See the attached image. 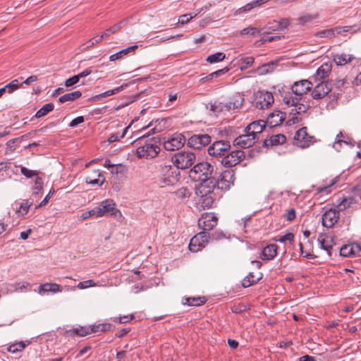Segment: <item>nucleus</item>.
<instances>
[{
	"label": "nucleus",
	"mask_w": 361,
	"mask_h": 361,
	"mask_svg": "<svg viewBox=\"0 0 361 361\" xmlns=\"http://www.w3.org/2000/svg\"><path fill=\"white\" fill-rule=\"evenodd\" d=\"M214 166L203 161L197 164L189 171V177L199 185H216V179L212 176Z\"/></svg>",
	"instance_id": "f257e3e1"
},
{
	"label": "nucleus",
	"mask_w": 361,
	"mask_h": 361,
	"mask_svg": "<svg viewBox=\"0 0 361 361\" xmlns=\"http://www.w3.org/2000/svg\"><path fill=\"white\" fill-rule=\"evenodd\" d=\"M216 185H198L196 187V194L200 197L199 204L202 208L210 209L213 207L216 198L214 190Z\"/></svg>",
	"instance_id": "f03ea898"
},
{
	"label": "nucleus",
	"mask_w": 361,
	"mask_h": 361,
	"mask_svg": "<svg viewBox=\"0 0 361 361\" xmlns=\"http://www.w3.org/2000/svg\"><path fill=\"white\" fill-rule=\"evenodd\" d=\"M180 172L174 166L164 164L159 169L158 180L160 187L175 185L178 181Z\"/></svg>",
	"instance_id": "7ed1b4c3"
},
{
	"label": "nucleus",
	"mask_w": 361,
	"mask_h": 361,
	"mask_svg": "<svg viewBox=\"0 0 361 361\" xmlns=\"http://www.w3.org/2000/svg\"><path fill=\"white\" fill-rule=\"evenodd\" d=\"M196 156L191 152H180L173 155L172 161L174 166L178 169H184L191 166L195 161Z\"/></svg>",
	"instance_id": "20e7f679"
},
{
	"label": "nucleus",
	"mask_w": 361,
	"mask_h": 361,
	"mask_svg": "<svg viewBox=\"0 0 361 361\" xmlns=\"http://www.w3.org/2000/svg\"><path fill=\"white\" fill-rule=\"evenodd\" d=\"M160 152V147L152 140L147 142L142 146L137 147L136 155L139 158L152 159Z\"/></svg>",
	"instance_id": "39448f33"
},
{
	"label": "nucleus",
	"mask_w": 361,
	"mask_h": 361,
	"mask_svg": "<svg viewBox=\"0 0 361 361\" xmlns=\"http://www.w3.org/2000/svg\"><path fill=\"white\" fill-rule=\"evenodd\" d=\"M185 137L181 133H173L166 138L163 145L167 151H175L180 149L185 143Z\"/></svg>",
	"instance_id": "423d86ee"
},
{
	"label": "nucleus",
	"mask_w": 361,
	"mask_h": 361,
	"mask_svg": "<svg viewBox=\"0 0 361 361\" xmlns=\"http://www.w3.org/2000/svg\"><path fill=\"white\" fill-rule=\"evenodd\" d=\"M315 142L314 136L307 133V128L302 127L298 130L294 136V143L299 147L306 148Z\"/></svg>",
	"instance_id": "0eeeda50"
},
{
	"label": "nucleus",
	"mask_w": 361,
	"mask_h": 361,
	"mask_svg": "<svg viewBox=\"0 0 361 361\" xmlns=\"http://www.w3.org/2000/svg\"><path fill=\"white\" fill-rule=\"evenodd\" d=\"M231 145L228 141L219 140L214 142L208 148V153L213 157H224L230 152Z\"/></svg>",
	"instance_id": "6e6552de"
},
{
	"label": "nucleus",
	"mask_w": 361,
	"mask_h": 361,
	"mask_svg": "<svg viewBox=\"0 0 361 361\" xmlns=\"http://www.w3.org/2000/svg\"><path fill=\"white\" fill-rule=\"evenodd\" d=\"M235 180L234 171L231 169L225 170L221 173L220 178L216 180V188L228 190L233 185Z\"/></svg>",
	"instance_id": "1a4fd4ad"
},
{
	"label": "nucleus",
	"mask_w": 361,
	"mask_h": 361,
	"mask_svg": "<svg viewBox=\"0 0 361 361\" xmlns=\"http://www.w3.org/2000/svg\"><path fill=\"white\" fill-rule=\"evenodd\" d=\"M209 238L210 235L207 232H200L191 238L189 244L190 250L193 252L201 250L208 242Z\"/></svg>",
	"instance_id": "9d476101"
},
{
	"label": "nucleus",
	"mask_w": 361,
	"mask_h": 361,
	"mask_svg": "<svg viewBox=\"0 0 361 361\" xmlns=\"http://www.w3.org/2000/svg\"><path fill=\"white\" fill-rule=\"evenodd\" d=\"M245 158V152L242 150H235L227 153L221 160V164L228 168H231Z\"/></svg>",
	"instance_id": "9b49d317"
},
{
	"label": "nucleus",
	"mask_w": 361,
	"mask_h": 361,
	"mask_svg": "<svg viewBox=\"0 0 361 361\" xmlns=\"http://www.w3.org/2000/svg\"><path fill=\"white\" fill-rule=\"evenodd\" d=\"M97 217L114 214L116 211L115 202L110 199L102 201L98 206L95 207Z\"/></svg>",
	"instance_id": "f8f14e48"
},
{
	"label": "nucleus",
	"mask_w": 361,
	"mask_h": 361,
	"mask_svg": "<svg viewBox=\"0 0 361 361\" xmlns=\"http://www.w3.org/2000/svg\"><path fill=\"white\" fill-rule=\"evenodd\" d=\"M274 102L273 94L267 91H259L256 95V107L268 109Z\"/></svg>",
	"instance_id": "ddd939ff"
},
{
	"label": "nucleus",
	"mask_w": 361,
	"mask_h": 361,
	"mask_svg": "<svg viewBox=\"0 0 361 361\" xmlns=\"http://www.w3.org/2000/svg\"><path fill=\"white\" fill-rule=\"evenodd\" d=\"M211 141V136L208 134H197L193 135L188 139V145L194 149H200L209 145Z\"/></svg>",
	"instance_id": "4468645a"
},
{
	"label": "nucleus",
	"mask_w": 361,
	"mask_h": 361,
	"mask_svg": "<svg viewBox=\"0 0 361 361\" xmlns=\"http://www.w3.org/2000/svg\"><path fill=\"white\" fill-rule=\"evenodd\" d=\"M218 219L213 213H206L198 220V225L203 231L213 229L217 224Z\"/></svg>",
	"instance_id": "2eb2a0df"
},
{
	"label": "nucleus",
	"mask_w": 361,
	"mask_h": 361,
	"mask_svg": "<svg viewBox=\"0 0 361 361\" xmlns=\"http://www.w3.org/2000/svg\"><path fill=\"white\" fill-rule=\"evenodd\" d=\"M332 90V85L328 81H321L314 87L312 96L314 99H321Z\"/></svg>",
	"instance_id": "dca6fc26"
},
{
	"label": "nucleus",
	"mask_w": 361,
	"mask_h": 361,
	"mask_svg": "<svg viewBox=\"0 0 361 361\" xmlns=\"http://www.w3.org/2000/svg\"><path fill=\"white\" fill-rule=\"evenodd\" d=\"M259 140L250 133H245L237 137L233 141V145L240 148H248L252 147Z\"/></svg>",
	"instance_id": "f3484780"
},
{
	"label": "nucleus",
	"mask_w": 361,
	"mask_h": 361,
	"mask_svg": "<svg viewBox=\"0 0 361 361\" xmlns=\"http://www.w3.org/2000/svg\"><path fill=\"white\" fill-rule=\"evenodd\" d=\"M339 219V212L336 209H330L322 215V225L331 228Z\"/></svg>",
	"instance_id": "a211bd4d"
},
{
	"label": "nucleus",
	"mask_w": 361,
	"mask_h": 361,
	"mask_svg": "<svg viewBox=\"0 0 361 361\" xmlns=\"http://www.w3.org/2000/svg\"><path fill=\"white\" fill-rule=\"evenodd\" d=\"M312 87V84L308 80H301L295 82L292 85L291 90L294 91L295 94L302 97V95L309 92Z\"/></svg>",
	"instance_id": "6ab92c4d"
},
{
	"label": "nucleus",
	"mask_w": 361,
	"mask_h": 361,
	"mask_svg": "<svg viewBox=\"0 0 361 361\" xmlns=\"http://www.w3.org/2000/svg\"><path fill=\"white\" fill-rule=\"evenodd\" d=\"M320 247L325 250L329 256L331 255V250L335 245L334 239L331 235L324 233H321L317 239Z\"/></svg>",
	"instance_id": "aec40b11"
},
{
	"label": "nucleus",
	"mask_w": 361,
	"mask_h": 361,
	"mask_svg": "<svg viewBox=\"0 0 361 361\" xmlns=\"http://www.w3.org/2000/svg\"><path fill=\"white\" fill-rule=\"evenodd\" d=\"M266 122L263 120H258L251 123L245 129V133H250L255 137H259L258 135L265 128Z\"/></svg>",
	"instance_id": "412c9836"
},
{
	"label": "nucleus",
	"mask_w": 361,
	"mask_h": 361,
	"mask_svg": "<svg viewBox=\"0 0 361 361\" xmlns=\"http://www.w3.org/2000/svg\"><path fill=\"white\" fill-rule=\"evenodd\" d=\"M285 118V113L281 111H276L269 114L266 123L271 128L276 127L281 125Z\"/></svg>",
	"instance_id": "4be33fe9"
},
{
	"label": "nucleus",
	"mask_w": 361,
	"mask_h": 361,
	"mask_svg": "<svg viewBox=\"0 0 361 361\" xmlns=\"http://www.w3.org/2000/svg\"><path fill=\"white\" fill-rule=\"evenodd\" d=\"M331 65L327 63H323L319 68H318L315 74L314 75L315 81H324V80L329 76V74L331 73Z\"/></svg>",
	"instance_id": "5701e85b"
},
{
	"label": "nucleus",
	"mask_w": 361,
	"mask_h": 361,
	"mask_svg": "<svg viewBox=\"0 0 361 361\" xmlns=\"http://www.w3.org/2000/svg\"><path fill=\"white\" fill-rule=\"evenodd\" d=\"M360 251H361V248L358 244L344 245L340 248V255L349 257L355 255Z\"/></svg>",
	"instance_id": "b1692460"
},
{
	"label": "nucleus",
	"mask_w": 361,
	"mask_h": 361,
	"mask_svg": "<svg viewBox=\"0 0 361 361\" xmlns=\"http://www.w3.org/2000/svg\"><path fill=\"white\" fill-rule=\"evenodd\" d=\"M243 95L240 93L235 94L228 102L224 104L227 110L236 109L242 106L244 102Z\"/></svg>",
	"instance_id": "393cba45"
},
{
	"label": "nucleus",
	"mask_w": 361,
	"mask_h": 361,
	"mask_svg": "<svg viewBox=\"0 0 361 361\" xmlns=\"http://www.w3.org/2000/svg\"><path fill=\"white\" fill-rule=\"evenodd\" d=\"M302 97L296 94L291 90V92H286L283 101L288 106H297L301 101Z\"/></svg>",
	"instance_id": "a878e982"
},
{
	"label": "nucleus",
	"mask_w": 361,
	"mask_h": 361,
	"mask_svg": "<svg viewBox=\"0 0 361 361\" xmlns=\"http://www.w3.org/2000/svg\"><path fill=\"white\" fill-rule=\"evenodd\" d=\"M278 246L275 244H270L266 246L261 253V259L262 260L273 259L277 255Z\"/></svg>",
	"instance_id": "bb28decb"
},
{
	"label": "nucleus",
	"mask_w": 361,
	"mask_h": 361,
	"mask_svg": "<svg viewBox=\"0 0 361 361\" xmlns=\"http://www.w3.org/2000/svg\"><path fill=\"white\" fill-rule=\"evenodd\" d=\"M355 59L353 54L341 53L334 54L333 61L337 66H344L351 62Z\"/></svg>",
	"instance_id": "cd10ccee"
},
{
	"label": "nucleus",
	"mask_w": 361,
	"mask_h": 361,
	"mask_svg": "<svg viewBox=\"0 0 361 361\" xmlns=\"http://www.w3.org/2000/svg\"><path fill=\"white\" fill-rule=\"evenodd\" d=\"M63 290L62 287L57 283H47L42 284L39 286V293L43 294L44 293H59Z\"/></svg>",
	"instance_id": "c85d7f7f"
},
{
	"label": "nucleus",
	"mask_w": 361,
	"mask_h": 361,
	"mask_svg": "<svg viewBox=\"0 0 361 361\" xmlns=\"http://www.w3.org/2000/svg\"><path fill=\"white\" fill-rule=\"evenodd\" d=\"M338 181V177L334 178L329 180V183H326V184L321 185H316L314 186L316 191L318 193H325L329 194L331 192L332 187L337 183Z\"/></svg>",
	"instance_id": "c756f323"
},
{
	"label": "nucleus",
	"mask_w": 361,
	"mask_h": 361,
	"mask_svg": "<svg viewBox=\"0 0 361 361\" xmlns=\"http://www.w3.org/2000/svg\"><path fill=\"white\" fill-rule=\"evenodd\" d=\"M137 49V45H133V46L128 47L126 49H123L121 51H118L117 53L111 55L109 57V59L111 61H116L117 59L122 58L123 56H126L128 54L135 51Z\"/></svg>",
	"instance_id": "7c9ffc66"
},
{
	"label": "nucleus",
	"mask_w": 361,
	"mask_h": 361,
	"mask_svg": "<svg viewBox=\"0 0 361 361\" xmlns=\"http://www.w3.org/2000/svg\"><path fill=\"white\" fill-rule=\"evenodd\" d=\"M204 297H190L183 299V303L189 306H200L206 302Z\"/></svg>",
	"instance_id": "2f4dec72"
},
{
	"label": "nucleus",
	"mask_w": 361,
	"mask_h": 361,
	"mask_svg": "<svg viewBox=\"0 0 361 361\" xmlns=\"http://www.w3.org/2000/svg\"><path fill=\"white\" fill-rule=\"evenodd\" d=\"M82 95V92L80 91H75L72 92H69L61 96L59 99L60 103H64L66 102H73L80 98Z\"/></svg>",
	"instance_id": "473e14b6"
},
{
	"label": "nucleus",
	"mask_w": 361,
	"mask_h": 361,
	"mask_svg": "<svg viewBox=\"0 0 361 361\" xmlns=\"http://www.w3.org/2000/svg\"><path fill=\"white\" fill-rule=\"evenodd\" d=\"M262 277V274L259 273V276H255L253 273H250L242 282V285L245 288L250 287L256 283Z\"/></svg>",
	"instance_id": "72a5a7b5"
},
{
	"label": "nucleus",
	"mask_w": 361,
	"mask_h": 361,
	"mask_svg": "<svg viewBox=\"0 0 361 361\" xmlns=\"http://www.w3.org/2000/svg\"><path fill=\"white\" fill-rule=\"evenodd\" d=\"M54 109V105L53 103H47L36 112L35 117L38 118H42L52 111Z\"/></svg>",
	"instance_id": "f704fd0d"
},
{
	"label": "nucleus",
	"mask_w": 361,
	"mask_h": 361,
	"mask_svg": "<svg viewBox=\"0 0 361 361\" xmlns=\"http://www.w3.org/2000/svg\"><path fill=\"white\" fill-rule=\"evenodd\" d=\"M264 3L265 0H254L253 1L248 3L244 6L240 8L236 12L240 13L241 12L249 11L252 8L257 7Z\"/></svg>",
	"instance_id": "c9c22d12"
},
{
	"label": "nucleus",
	"mask_w": 361,
	"mask_h": 361,
	"mask_svg": "<svg viewBox=\"0 0 361 361\" xmlns=\"http://www.w3.org/2000/svg\"><path fill=\"white\" fill-rule=\"evenodd\" d=\"M356 202L355 198L354 197H348L344 198L339 204L338 209L340 210L345 209L348 207H350L353 204Z\"/></svg>",
	"instance_id": "e433bc0d"
},
{
	"label": "nucleus",
	"mask_w": 361,
	"mask_h": 361,
	"mask_svg": "<svg viewBox=\"0 0 361 361\" xmlns=\"http://www.w3.org/2000/svg\"><path fill=\"white\" fill-rule=\"evenodd\" d=\"M343 135L341 132H340L337 135L335 142L333 143V147L336 151H340L341 149L342 144L351 145L350 142L345 140L343 139Z\"/></svg>",
	"instance_id": "4c0bfd02"
},
{
	"label": "nucleus",
	"mask_w": 361,
	"mask_h": 361,
	"mask_svg": "<svg viewBox=\"0 0 361 361\" xmlns=\"http://www.w3.org/2000/svg\"><path fill=\"white\" fill-rule=\"evenodd\" d=\"M226 57L225 54L222 52H217L214 54L209 55L207 58V61L210 63H214L223 61Z\"/></svg>",
	"instance_id": "58836bf2"
},
{
	"label": "nucleus",
	"mask_w": 361,
	"mask_h": 361,
	"mask_svg": "<svg viewBox=\"0 0 361 361\" xmlns=\"http://www.w3.org/2000/svg\"><path fill=\"white\" fill-rule=\"evenodd\" d=\"M74 331L77 335H78L80 336H85L88 334L94 333L92 325L88 326H80L79 328H76L74 330Z\"/></svg>",
	"instance_id": "ea45409f"
},
{
	"label": "nucleus",
	"mask_w": 361,
	"mask_h": 361,
	"mask_svg": "<svg viewBox=\"0 0 361 361\" xmlns=\"http://www.w3.org/2000/svg\"><path fill=\"white\" fill-rule=\"evenodd\" d=\"M129 128H130V126L125 128L121 134H119V133L111 134L109 136V137L108 138V142L109 143H112V142H114L116 141H118V140L123 138L125 137V135H126L127 131L128 130Z\"/></svg>",
	"instance_id": "a19ab883"
},
{
	"label": "nucleus",
	"mask_w": 361,
	"mask_h": 361,
	"mask_svg": "<svg viewBox=\"0 0 361 361\" xmlns=\"http://www.w3.org/2000/svg\"><path fill=\"white\" fill-rule=\"evenodd\" d=\"M286 141V137L283 134H277L271 136L270 142L272 145H282Z\"/></svg>",
	"instance_id": "79ce46f5"
},
{
	"label": "nucleus",
	"mask_w": 361,
	"mask_h": 361,
	"mask_svg": "<svg viewBox=\"0 0 361 361\" xmlns=\"http://www.w3.org/2000/svg\"><path fill=\"white\" fill-rule=\"evenodd\" d=\"M275 240L280 243L288 241L292 244L294 241V234L293 233H287L283 235H278L275 238Z\"/></svg>",
	"instance_id": "37998d69"
},
{
	"label": "nucleus",
	"mask_w": 361,
	"mask_h": 361,
	"mask_svg": "<svg viewBox=\"0 0 361 361\" xmlns=\"http://www.w3.org/2000/svg\"><path fill=\"white\" fill-rule=\"evenodd\" d=\"M175 194L178 198L182 200L189 198V197L190 196V192L189 190L185 187H182L178 189L175 192Z\"/></svg>",
	"instance_id": "c03bdc74"
},
{
	"label": "nucleus",
	"mask_w": 361,
	"mask_h": 361,
	"mask_svg": "<svg viewBox=\"0 0 361 361\" xmlns=\"http://www.w3.org/2000/svg\"><path fill=\"white\" fill-rule=\"evenodd\" d=\"M20 85H22L21 82H20L18 79H15L6 85H5V87L8 93H12L15 90H18L20 87Z\"/></svg>",
	"instance_id": "a18cd8bd"
},
{
	"label": "nucleus",
	"mask_w": 361,
	"mask_h": 361,
	"mask_svg": "<svg viewBox=\"0 0 361 361\" xmlns=\"http://www.w3.org/2000/svg\"><path fill=\"white\" fill-rule=\"evenodd\" d=\"M25 344L21 341L16 343H14L13 345H11L8 348V350L12 353H16L17 352H20L25 348Z\"/></svg>",
	"instance_id": "49530a36"
},
{
	"label": "nucleus",
	"mask_w": 361,
	"mask_h": 361,
	"mask_svg": "<svg viewBox=\"0 0 361 361\" xmlns=\"http://www.w3.org/2000/svg\"><path fill=\"white\" fill-rule=\"evenodd\" d=\"M255 59L253 57L247 56L241 59L240 69L245 70L250 67L254 63Z\"/></svg>",
	"instance_id": "de8ad7c7"
},
{
	"label": "nucleus",
	"mask_w": 361,
	"mask_h": 361,
	"mask_svg": "<svg viewBox=\"0 0 361 361\" xmlns=\"http://www.w3.org/2000/svg\"><path fill=\"white\" fill-rule=\"evenodd\" d=\"M259 32L260 30L255 27H245L240 31L242 35H249L251 36H256L259 34Z\"/></svg>",
	"instance_id": "09e8293b"
},
{
	"label": "nucleus",
	"mask_w": 361,
	"mask_h": 361,
	"mask_svg": "<svg viewBox=\"0 0 361 361\" xmlns=\"http://www.w3.org/2000/svg\"><path fill=\"white\" fill-rule=\"evenodd\" d=\"M123 22H120L117 24H115L114 25L111 26V27L106 29L103 34L106 37H108L110 35L115 33L116 32L118 31L123 26Z\"/></svg>",
	"instance_id": "8fccbe9b"
},
{
	"label": "nucleus",
	"mask_w": 361,
	"mask_h": 361,
	"mask_svg": "<svg viewBox=\"0 0 361 361\" xmlns=\"http://www.w3.org/2000/svg\"><path fill=\"white\" fill-rule=\"evenodd\" d=\"M316 37H321V38H329L331 39L334 37V30L332 28L324 30L319 32H317L315 34Z\"/></svg>",
	"instance_id": "3c124183"
},
{
	"label": "nucleus",
	"mask_w": 361,
	"mask_h": 361,
	"mask_svg": "<svg viewBox=\"0 0 361 361\" xmlns=\"http://www.w3.org/2000/svg\"><path fill=\"white\" fill-rule=\"evenodd\" d=\"M12 163L8 161H3L0 162V173H1V176H4V173L6 176L9 175V171L11 169Z\"/></svg>",
	"instance_id": "603ef678"
},
{
	"label": "nucleus",
	"mask_w": 361,
	"mask_h": 361,
	"mask_svg": "<svg viewBox=\"0 0 361 361\" xmlns=\"http://www.w3.org/2000/svg\"><path fill=\"white\" fill-rule=\"evenodd\" d=\"M94 333L99 331H107L111 329L110 324H101L98 325H92Z\"/></svg>",
	"instance_id": "864d4df0"
},
{
	"label": "nucleus",
	"mask_w": 361,
	"mask_h": 361,
	"mask_svg": "<svg viewBox=\"0 0 361 361\" xmlns=\"http://www.w3.org/2000/svg\"><path fill=\"white\" fill-rule=\"evenodd\" d=\"M20 171L23 175H24L26 178H28L37 176V173L36 171L28 169L25 166H20Z\"/></svg>",
	"instance_id": "5fc2aeb1"
},
{
	"label": "nucleus",
	"mask_w": 361,
	"mask_h": 361,
	"mask_svg": "<svg viewBox=\"0 0 361 361\" xmlns=\"http://www.w3.org/2000/svg\"><path fill=\"white\" fill-rule=\"evenodd\" d=\"M96 283L94 282L93 280H87L85 281L80 282L77 285V288L79 289H85L90 287H94L96 286Z\"/></svg>",
	"instance_id": "6e6d98bb"
},
{
	"label": "nucleus",
	"mask_w": 361,
	"mask_h": 361,
	"mask_svg": "<svg viewBox=\"0 0 361 361\" xmlns=\"http://www.w3.org/2000/svg\"><path fill=\"white\" fill-rule=\"evenodd\" d=\"M43 181L42 179L38 176L36 177L35 185L32 188L33 193L38 194L42 190Z\"/></svg>",
	"instance_id": "4d7b16f0"
},
{
	"label": "nucleus",
	"mask_w": 361,
	"mask_h": 361,
	"mask_svg": "<svg viewBox=\"0 0 361 361\" xmlns=\"http://www.w3.org/2000/svg\"><path fill=\"white\" fill-rule=\"evenodd\" d=\"M96 216L97 217V213L96 212V208L94 207L93 209L86 212H84L81 214L80 219L81 220H85L91 216Z\"/></svg>",
	"instance_id": "13d9d810"
},
{
	"label": "nucleus",
	"mask_w": 361,
	"mask_h": 361,
	"mask_svg": "<svg viewBox=\"0 0 361 361\" xmlns=\"http://www.w3.org/2000/svg\"><path fill=\"white\" fill-rule=\"evenodd\" d=\"M275 23L276 24L277 30H283L288 27L290 22L288 19L283 18L280 22H275Z\"/></svg>",
	"instance_id": "bf43d9fd"
},
{
	"label": "nucleus",
	"mask_w": 361,
	"mask_h": 361,
	"mask_svg": "<svg viewBox=\"0 0 361 361\" xmlns=\"http://www.w3.org/2000/svg\"><path fill=\"white\" fill-rule=\"evenodd\" d=\"M192 19V13H186L180 16L178 18V23L185 25Z\"/></svg>",
	"instance_id": "052dcab7"
},
{
	"label": "nucleus",
	"mask_w": 361,
	"mask_h": 361,
	"mask_svg": "<svg viewBox=\"0 0 361 361\" xmlns=\"http://www.w3.org/2000/svg\"><path fill=\"white\" fill-rule=\"evenodd\" d=\"M79 80H80V79H79L78 76L77 75H75L68 78L65 81V85L66 87L73 86V85L78 83L79 82Z\"/></svg>",
	"instance_id": "680f3d73"
},
{
	"label": "nucleus",
	"mask_w": 361,
	"mask_h": 361,
	"mask_svg": "<svg viewBox=\"0 0 361 361\" xmlns=\"http://www.w3.org/2000/svg\"><path fill=\"white\" fill-rule=\"evenodd\" d=\"M31 204L32 203H29L28 202L22 204L18 211V213L20 215L27 214Z\"/></svg>",
	"instance_id": "e2e57ef3"
},
{
	"label": "nucleus",
	"mask_w": 361,
	"mask_h": 361,
	"mask_svg": "<svg viewBox=\"0 0 361 361\" xmlns=\"http://www.w3.org/2000/svg\"><path fill=\"white\" fill-rule=\"evenodd\" d=\"M229 71V68H227V67H225L224 68H221V69H219L216 71H214L212 73L209 74V77L210 78H218L224 74H225L226 73H227L228 71Z\"/></svg>",
	"instance_id": "0e129e2a"
},
{
	"label": "nucleus",
	"mask_w": 361,
	"mask_h": 361,
	"mask_svg": "<svg viewBox=\"0 0 361 361\" xmlns=\"http://www.w3.org/2000/svg\"><path fill=\"white\" fill-rule=\"evenodd\" d=\"M84 121H85V119L82 116H78L71 121V123H69V126L71 128H75L78 125L83 123Z\"/></svg>",
	"instance_id": "69168bd1"
},
{
	"label": "nucleus",
	"mask_w": 361,
	"mask_h": 361,
	"mask_svg": "<svg viewBox=\"0 0 361 361\" xmlns=\"http://www.w3.org/2000/svg\"><path fill=\"white\" fill-rule=\"evenodd\" d=\"M134 318L135 317L133 314L124 315L116 318V321H118L120 324H125L129 321L133 320Z\"/></svg>",
	"instance_id": "338daca9"
},
{
	"label": "nucleus",
	"mask_w": 361,
	"mask_h": 361,
	"mask_svg": "<svg viewBox=\"0 0 361 361\" xmlns=\"http://www.w3.org/2000/svg\"><path fill=\"white\" fill-rule=\"evenodd\" d=\"M295 217H296V212H295V209L291 208L289 210H288V212L286 214V218L287 221H292L295 219Z\"/></svg>",
	"instance_id": "774afa93"
}]
</instances>
